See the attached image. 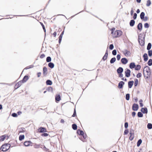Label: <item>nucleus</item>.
Here are the masks:
<instances>
[{"instance_id":"f257e3e1","label":"nucleus","mask_w":152,"mask_h":152,"mask_svg":"<svg viewBox=\"0 0 152 152\" xmlns=\"http://www.w3.org/2000/svg\"><path fill=\"white\" fill-rule=\"evenodd\" d=\"M143 73L145 78L146 79L149 78L151 75L150 67L147 66L145 67L143 70Z\"/></svg>"},{"instance_id":"f03ea898","label":"nucleus","mask_w":152,"mask_h":152,"mask_svg":"<svg viewBox=\"0 0 152 152\" xmlns=\"http://www.w3.org/2000/svg\"><path fill=\"white\" fill-rule=\"evenodd\" d=\"M145 36L140 34L138 36V41L141 46H143L145 44Z\"/></svg>"},{"instance_id":"7ed1b4c3","label":"nucleus","mask_w":152,"mask_h":152,"mask_svg":"<svg viewBox=\"0 0 152 152\" xmlns=\"http://www.w3.org/2000/svg\"><path fill=\"white\" fill-rule=\"evenodd\" d=\"M10 144H5L3 145L0 148V150L3 151H7L10 148Z\"/></svg>"},{"instance_id":"20e7f679","label":"nucleus","mask_w":152,"mask_h":152,"mask_svg":"<svg viewBox=\"0 0 152 152\" xmlns=\"http://www.w3.org/2000/svg\"><path fill=\"white\" fill-rule=\"evenodd\" d=\"M122 32L120 30L116 31L114 32V35H113L114 37H117L121 36L122 34Z\"/></svg>"},{"instance_id":"39448f33","label":"nucleus","mask_w":152,"mask_h":152,"mask_svg":"<svg viewBox=\"0 0 152 152\" xmlns=\"http://www.w3.org/2000/svg\"><path fill=\"white\" fill-rule=\"evenodd\" d=\"M138 108L139 106L137 104L134 103L133 104L132 106V109L134 111H137L138 110Z\"/></svg>"},{"instance_id":"423d86ee","label":"nucleus","mask_w":152,"mask_h":152,"mask_svg":"<svg viewBox=\"0 0 152 152\" xmlns=\"http://www.w3.org/2000/svg\"><path fill=\"white\" fill-rule=\"evenodd\" d=\"M131 71L129 69H127L125 72V76L127 77H129L130 76Z\"/></svg>"},{"instance_id":"0eeeda50","label":"nucleus","mask_w":152,"mask_h":152,"mask_svg":"<svg viewBox=\"0 0 152 152\" xmlns=\"http://www.w3.org/2000/svg\"><path fill=\"white\" fill-rule=\"evenodd\" d=\"M123 53L125 55L126 57L129 56L131 54L130 52L126 50H125L123 51Z\"/></svg>"},{"instance_id":"6e6552de","label":"nucleus","mask_w":152,"mask_h":152,"mask_svg":"<svg viewBox=\"0 0 152 152\" xmlns=\"http://www.w3.org/2000/svg\"><path fill=\"white\" fill-rule=\"evenodd\" d=\"M28 76L27 75H26L24 77L23 79L21 81L22 83H24L28 80Z\"/></svg>"},{"instance_id":"1a4fd4ad","label":"nucleus","mask_w":152,"mask_h":152,"mask_svg":"<svg viewBox=\"0 0 152 152\" xmlns=\"http://www.w3.org/2000/svg\"><path fill=\"white\" fill-rule=\"evenodd\" d=\"M22 83L21 81L18 82L15 85V88L17 89L19 87L22 85Z\"/></svg>"},{"instance_id":"9d476101","label":"nucleus","mask_w":152,"mask_h":152,"mask_svg":"<svg viewBox=\"0 0 152 152\" xmlns=\"http://www.w3.org/2000/svg\"><path fill=\"white\" fill-rule=\"evenodd\" d=\"M39 132L40 133H43L46 132V130L45 128L41 127L39 129Z\"/></svg>"},{"instance_id":"9b49d317","label":"nucleus","mask_w":152,"mask_h":152,"mask_svg":"<svg viewBox=\"0 0 152 152\" xmlns=\"http://www.w3.org/2000/svg\"><path fill=\"white\" fill-rule=\"evenodd\" d=\"M121 63L124 64H126L128 62L127 60L125 58H122L121 60Z\"/></svg>"},{"instance_id":"f8f14e48","label":"nucleus","mask_w":152,"mask_h":152,"mask_svg":"<svg viewBox=\"0 0 152 152\" xmlns=\"http://www.w3.org/2000/svg\"><path fill=\"white\" fill-rule=\"evenodd\" d=\"M141 111L143 113L147 114L148 113V110L146 108H142Z\"/></svg>"},{"instance_id":"ddd939ff","label":"nucleus","mask_w":152,"mask_h":152,"mask_svg":"<svg viewBox=\"0 0 152 152\" xmlns=\"http://www.w3.org/2000/svg\"><path fill=\"white\" fill-rule=\"evenodd\" d=\"M142 25L141 23H139L137 25V28L140 31L142 29Z\"/></svg>"},{"instance_id":"4468645a","label":"nucleus","mask_w":152,"mask_h":152,"mask_svg":"<svg viewBox=\"0 0 152 152\" xmlns=\"http://www.w3.org/2000/svg\"><path fill=\"white\" fill-rule=\"evenodd\" d=\"M123 71V68L121 67H119L117 70V72L118 74L122 73Z\"/></svg>"},{"instance_id":"2eb2a0df","label":"nucleus","mask_w":152,"mask_h":152,"mask_svg":"<svg viewBox=\"0 0 152 152\" xmlns=\"http://www.w3.org/2000/svg\"><path fill=\"white\" fill-rule=\"evenodd\" d=\"M108 55V51L107 50L106 51V53H105V55H104V56L102 58V59L104 60H106L107 57Z\"/></svg>"},{"instance_id":"dca6fc26","label":"nucleus","mask_w":152,"mask_h":152,"mask_svg":"<svg viewBox=\"0 0 152 152\" xmlns=\"http://www.w3.org/2000/svg\"><path fill=\"white\" fill-rule=\"evenodd\" d=\"M124 84V83L123 81H121L118 84V87L120 88H121L123 87V85Z\"/></svg>"},{"instance_id":"f3484780","label":"nucleus","mask_w":152,"mask_h":152,"mask_svg":"<svg viewBox=\"0 0 152 152\" xmlns=\"http://www.w3.org/2000/svg\"><path fill=\"white\" fill-rule=\"evenodd\" d=\"M47 69L45 67H44L43 68V74L45 75H46L47 74Z\"/></svg>"},{"instance_id":"a211bd4d","label":"nucleus","mask_w":152,"mask_h":152,"mask_svg":"<svg viewBox=\"0 0 152 152\" xmlns=\"http://www.w3.org/2000/svg\"><path fill=\"white\" fill-rule=\"evenodd\" d=\"M134 83V81H130L128 82V87L129 88H131L132 87Z\"/></svg>"},{"instance_id":"6ab92c4d","label":"nucleus","mask_w":152,"mask_h":152,"mask_svg":"<svg viewBox=\"0 0 152 152\" xmlns=\"http://www.w3.org/2000/svg\"><path fill=\"white\" fill-rule=\"evenodd\" d=\"M144 61H146L148 59V55L147 53H144L143 56Z\"/></svg>"},{"instance_id":"aec40b11","label":"nucleus","mask_w":152,"mask_h":152,"mask_svg":"<svg viewBox=\"0 0 152 152\" xmlns=\"http://www.w3.org/2000/svg\"><path fill=\"white\" fill-rule=\"evenodd\" d=\"M136 65L134 62L131 63L129 65V67L131 69H132L135 67Z\"/></svg>"},{"instance_id":"412c9836","label":"nucleus","mask_w":152,"mask_h":152,"mask_svg":"<svg viewBox=\"0 0 152 152\" xmlns=\"http://www.w3.org/2000/svg\"><path fill=\"white\" fill-rule=\"evenodd\" d=\"M83 136V137H80V139L83 142H85V139H86V134H84L83 135H82Z\"/></svg>"},{"instance_id":"4be33fe9","label":"nucleus","mask_w":152,"mask_h":152,"mask_svg":"<svg viewBox=\"0 0 152 152\" xmlns=\"http://www.w3.org/2000/svg\"><path fill=\"white\" fill-rule=\"evenodd\" d=\"M56 101H59L61 100V96L60 95H56L55 97Z\"/></svg>"},{"instance_id":"5701e85b","label":"nucleus","mask_w":152,"mask_h":152,"mask_svg":"<svg viewBox=\"0 0 152 152\" xmlns=\"http://www.w3.org/2000/svg\"><path fill=\"white\" fill-rule=\"evenodd\" d=\"M31 143V142L29 141H26L24 143V144L25 146H28L29 145L30 143Z\"/></svg>"},{"instance_id":"b1692460","label":"nucleus","mask_w":152,"mask_h":152,"mask_svg":"<svg viewBox=\"0 0 152 152\" xmlns=\"http://www.w3.org/2000/svg\"><path fill=\"white\" fill-rule=\"evenodd\" d=\"M134 23L135 21L133 20H131L129 23L130 25L131 26H134Z\"/></svg>"},{"instance_id":"393cba45","label":"nucleus","mask_w":152,"mask_h":152,"mask_svg":"<svg viewBox=\"0 0 152 152\" xmlns=\"http://www.w3.org/2000/svg\"><path fill=\"white\" fill-rule=\"evenodd\" d=\"M25 131V129L24 128H21L19 129V133L24 132Z\"/></svg>"},{"instance_id":"a878e982","label":"nucleus","mask_w":152,"mask_h":152,"mask_svg":"<svg viewBox=\"0 0 152 152\" xmlns=\"http://www.w3.org/2000/svg\"><path fill=\"white\" fill-rule=\"evenodd\" d=\"M77 133L79 135H83L84 134V132L83 131L78 129L77 131Z\"/></svg>"},{"instance_id":"bb28decb","label":"nucleus","mask_w":152,"mask_h":152,"mask_svg":"<svg viewBox=\"0 0 152 152\" xmlns=\"http://www.w3.org/2000/svg\"><path fill=\"white\" fill-rule=\"evenodd\" d=\"M48 66L51 68H53L54 67V65L53 63L52 62L49 63L48 64Z\"/></svg>"},{"instance_id":"cd10ccee","label":"nucleus","mask_w":152,"mask_h":152,"mask_svg":"<svg viewBox=\"0 0 152 152\" xmlns=\"http://www.w3.org/2000/svg\"><path fill=\"white\" fill-rule=\"evenodd\" d=\"M46 83L47 85H51L52 84V82L50 80H48L46 81Z\"/></svg>"},{"instance_id":"c85d7f7f","label":"nucleus","mask_w":152,"mask_h":152,"mask_svg":"<svg viewBox=\"0 0 152 152\" xmlns=\"http://www.w3.org/2000/svg\"><path fill=\"white\" fill-rule=\"evenodd\" d=\"M6 137L5 135L1 136L0 137V142L3 141L4 140Z\"/></svg>"},{"instance_id":"c756f323","label":"nucleus","mask_w":152,"mask_h":152,"mask_svg":"<svg viewBox=\"0 0 152 152\" xmlns=\"http://www.w3.org/2000/svg\"><path fill=\"white\" fill-rule=\"evenodd\" d=\"M145 16V13L144 12H142L141 13L140 15V18L142 20L143 19H144V17Z\"/></svg>"},{"instance_id":"7c9ffc66","label":"nucleus","mask_w":152,"mask_h":152,"mask_svg":"<svg viewBox=\"0 0 152 152\" xmlns=\"http://www.w3.org/2000/svg\"><path fill=\"white\" fill-rule=\"evenodd\" d=\"M116 61V58L115 57L111 59L110 60L111 64L113 63Z\"/></svg>"},{"instance_id":"2f4dec72","label":"nucleus","mask_w":152,"mask_h":152,"mask_svg":"<svg viewBox=\"0 0 152 152\" xmlns=\"http://www.w3.org/2000/svg\"><path fill=\"white\" fill-rule=\"evenodd\" d=\"M151 47V44L150 43H148V46L147 47V49L148 50H150Z\"/></svg>"},{"instance_id":"473e14b6","label":"nucleus","mask_w":152,"mask_h":152,"mask_svg":"<svg viewBox=\"0 0 152 152\" xmlns=\"http://www.w3.org/2000/svg\"><path fill=\"white\" fill-rule=\"evenodd\" d=\"M142 142V140L141 139L139 140L137 143V145L138 147L140 146Z\"/></svg>"},{"instance_id":"72a5a7b5","label":"nucleus","mask_w":152,"mask_h":152,"mask_svg":"<svg viewBox=\"0 0 152 152\" xmlns=\"http://www.w3.org/2000/svg\"><path fill=\"white\" fill-rule=\"evenodd\" d=\"M72 127L74 130H75L77 129V126L75 124H73L72 125Z\"/></svg>"},{"instance_id":"f704fd0d","label":"nucleus","mask_w":152,"mask_h":152,"mask_svg":"<svg viewBox=\"0 0 152 152\" xmlns=\"http://www.w3.org/2000/svg\"><path fill=\"white\" fill-rule=\"evenodd\" d=\"M148 64L149 66H151L152 65V59H149L148 62Z\"/></svg>"},{"instance_id":"c9c22d12","label":"nucleus","mask_w":152,"mask_h":152,"mask_svg":"<svg viewBox=\"0 0 152 152\" xmlns=\"http://www.w3.org/2000/svg\"><path fill=\"white\" fill-rule=\"evenodd\" d=\"M147 127L149 129L152 128V124L151 123H148L147 125Z\"/></svg>"},{"instance_id":"e433bc0d","label":"nucleus","mask_w":152,"mask_h":152,"mask_svg":"<svg viewBox=\"0 0 152 152\" xmlns=\"http://www.w3.org/2000/svg\"><path fill=\"white\" fill-rule=\"evenodd\" d=\"M130 135L131 136H134V131L133 130L131 129L130 131Z\"/></svg>"},{"instance_id":"4c0bfd02","label":"nucleus","mask_w":152,"mask_h":152,"mask_svg":"<svg viewBox=\"0 0 152 152\" xmlns=\"http://www.w3.org/2000/svg\"><path fill=\"white\" fill-rule=\"evenodd\" d=\"M137 116L139 117H142L143 116V114L141 112H139L137 113Z\"/></svg>"},{"instance_id":"58836bf2","label":"nucleus","mask_w":152,"mask_h":152,"mask_svg":"<svg viewBox=\"0 0 152 152\" xmlns=\"http://www.w3.org/2000/svg\"><path fill=\"white\" fill-rule=\"evenodd\" d=\"M130 98V94H126V100H129Z\"/></svg>"},{"instance_id":"ea45409f","label":"nucleus","mask_w":152,"mask_h":152,"mask_svg":"<svg viewBox=\"0 0 152 152\" xmlns=\"http://www.w3.org/2000/svg\"><path fill=\"white\" fill-rule=\"evenodd\" d=\"M51 58L50 57L48 56L46 58V61L48 62H50L51 61Z\"/></svg>"},{"instance_id":"a19ab883","label":"nucleus","mask_w":152,"mask_h":152,"mask_svg":"<svg viewBox=\"0 0 152 152\" xmlns=\"http://www.w3.org/2000/svg\"><path fill=\"white\" fill-rule=\"evenodd\" d=\"M151 1L150 0H147V1L146 6L147 7H149L150 6L151 4Z\"/></svg>"},{"instance_id":"79ce46f5","label":"nucleus","mask_w":152,"mask_h":152,"mask_svg":"<svg viewBox=\"0 0 152 152\" xmlns=\"http://www.w3.org/2000/svg\"><path fill=\"white\" fill-rule=\"evenodd\" d=\"M24 138V135H21L19 136V139L20 141H21Z\"/></svg>"},{"instance_id":"37998d69","label":"nucleus","mask_w":152,"mask_h":152,"mask_svg":"<svg viewBox=\"0 0 152 152\" xmlns=\"http://www.w3.org/2000/svg\"><path fill=\"white\" fill-rule=\"evenodd\" d=\"M141 68V66L139 65H137L136 67L135 68V70H138L140 69Z\"/></svg>"},{"instance_id":"c03bdc74","label":"nucleus","mask_w":152,"mask_h":152,"mask_svg":"<svg viewBox=\"0 0 152 152\" xmlns=\"http://www.w3.org/2000/svg\"><path fill=\"white\" fill-rule=\"evenodd\" d=\"M138 80L137 79H136L135 80V82H134V85L135 86H137V85L138 84Z\"/></svg>"},{"instance_id":"a18cd8bd","label":"nucleus","mask_w":152,"mask_h":152,"mask_svg":"<svg viewBox=\"0 0 152 152\" xmlns=\"http://www.w3.org/2000/svg\"><path fill=\"white\" fill-rule=\"evenodd\" d=\"M144 26L145 28H148L149 27V25L148 23H146L144 24Z\"/></svg>"},{"instance_id":"49530a36","label":"nucleus","mask_w":152,"mask_h":152,"mask_svg":"<svg viewBox=\"0 0 152 152\" xmlns=\"http://www.w3.org/2000/svg\"><path fill=\"white\" fill-rule=\"evenodd\" d=\"M34 67V66L33 65H31L29 66H28L26 67L25 69H29L31 68H33Z\"/></svg>"},{"instance_id":"de8ad7c7","label":"nucleus","mask_w":152,"mask_h":152,"mask_svg":"<svg viewBox=\"0 0 152 152\" xmlns=\"http://www.w3.org/2000/svg\"><path fill=\"white\" fill-rule=\"evenodd\" d=\"M148 54L149 56H152V51L151 50H149L148 51Z\"/></svg>"},{"instance_id":"09e8293b","label":"nucleus","mask_w":152,"mask_h":152,"mask_svg":"<svg viewBox=\"0 0 152 152\" xmlns=\"http://www.w3.org/2000/svg\"><path fill=\"white\" fill-rule=\"evenodd\" d=\"M117 54V51H116V50H113V51H112V54L113 55H116Z\"/></svg>"},{"instance_id":"8fccbe9b","label":"nucleus","mask_w":152,"mask_h":152,"mask_svg":"<svg viewBox=\"0 0 152 152\" xmlns=\"http://www.w3.org/2000/svg\"><path fill=\"white\" fill-rule=\"evenodd\" d=\"M48 134L47 133H43L41 134V136H44V137H47L48 136Z\"/></svg>"},{"instance_id":"3c124183","label":"nucleus","mask_w":152,"mask_h":152,"mask_svg":"<svg viewBox=\"0 0 152 152\" xmlns=\"http://www.w3.org/2000/svg\"><path fill=\"white\" fill-rule=\"evenodd\" d=\"M114 48V46L113 44H111L109 46V48L110 50H113Z\"/></svg>"},{"instance_id":"603ef678","label":"nucleus","mask_w":152,"mask_h":152,"mask_svg":"<svg viewBox=\"0 0 152 152\" xmlns=\"http://www.w3.org/2000/svg\"><path fill=\"white\" fill-rule=\"evenodd\" d=\"M41 144H35L34 145V148H38L40 146Z\"/></svg>"},{"instance_id":"864d4df0","label":"nucleus","mask_w":152,"mask_h":152,"mask_svg":"<svg viewBox=\"0 0 152 152\" xmlns=\"http://www.w3.org/2000/svg\"><path fill=\"white\" fill-rule=\"evenodd\" d=\"M142 76L141 73H139L136 76V77L137 78L140 77Z\"/></svg>"},{"instance_id":"5fc2aeb1","label":"nucleus","mask_w":152,"mask_h":152,"mask_svg":"<svg viewBox=\"0 0 152 152\" xmlns=\"http://www.w3.org/2000/svg\"><path fill=\"white\" fill-rule=\"evenodd\" d=\"M117 59L118 61L121 58V56L120 54L117 55Z\"/></svg>"},{"instance_id":"6e6d98bb","label":"nucleus","mask_w":152,"mask_h":152,"mask_svg":"<svg viewBox=\"0 0 152 152\" xmlns=\"http://www.w3.org/2000/svg\"><path fill=\"white\" fill-rule=\"evenodd\" d=\"M137 15V14L136 13H134L133 17V18L135 20L136 19Z\"/></svg>"},{"instance_id":"4d7b16f0","label":"nucleus","mask_w":152,"mask_h":152,"mask_svg":"<svg viewBox=\"0 0 152 152\" xmlns=\"http://www.w3.org/2000/svg\"><path fill=\"white\" fill-rule=\"evenodd\" d=\"M148 17L147 16H145V17H144V19H143V20L145 21H146L148 20Z\"/></svg>"},{"instance_id":"13d9d810","label":"nucleus","mask_w":152,"mask_h":152,"mask_svg":"<svg viewBox=\"0 0 152 152\" xmlns=\"http://www.w3.org/2000/svg\"><path fill=\"white\" fill-rule=\"evenodd\" d=\"M128 126V124L127 122H126L125 123L124 126L126 128H127Z\"/></svg>"},{"instance_id":"bf43d9fd","label":"nucleus","mask_w":152,"mask_h":152,"mask_svg":"<svg viewBox=\"0 0 152 152\" xmlns=\"http://www.w3.org/2000/svg\"><path fill=\"white\" fill-rule=\"evenodd\" d=\"M115 28H112L111 29V33H112V34L113 35H114V34H113L114 32H113V31L115 30Z\"/></svg>"},{"instance_id":"052dcab7","label":"nucleus","mask_w":152,"mask_h":152,"mask_svg":"<svg viewBox=\"0 0 152 152\" xmlns=\"http://www.w3.org/2000/svg\"><path fill=\"white\" fill-rule=\"evenodd\" d=\"M76 112L75 110L74 109V113H73L72 115V116L73 117H75L76 116Z\"/></svg>"},{"instance_id":"680f3d73","label":"nucleus","mask_w":152,"mask_h":152,"mask_svg":"<svg viewBox=\"0 0 152 152\" xmlns=\"http://www.w3.org/2000/svg\"><path fill=\"white\" fill-rule=\"evenodd\" d=\"M12 115L13 117H16L17 116V115L16 113H14L12 114Z\"/></svg>"},{"instance_id":"e2e57ef3","label":"nucleus","mask_w":152,"mask_h":152,"mask_svg":"<svg viewBox=\"0 0 152 152\" xmlns=\"http://www.w3.org/2000/svg\"><path fill=\"white\" fill-rule=\"evenodd\" d=\"M134 138V136L130 135L129 137V139L130 140H132Z\"/></svg>"},{"instance_id":"0e129e2a","label":"nucleus","mask_w":152,"mask_h":152,"mask_svg":"<svg viewBox=\"0 0 152 152\" xmlns=\"http://www.w3.org/2000/svg\"><path fill=\"white\" fill-rule=\"evenodd\" d=\"M41 23V24L42 27V28H43L44 31L45 32L46 31V30H45V29L44 26L42 23Z\"/></svg>"},{"instance_id":"69168bd1","label":"nucleus","mask_w":152,"mask_h":152,"mask_svg":"<svg viewBox=\"0 0 152 152\" xmlns=\"http://www.w3.org/2000/svg\"><path fill=\"white\" fill-rule=\"evenodd\" d=\"M45 57V55L44 54H41L40 56V58H44Z\"/></svg>"},{"instance_id":"338daca9","label":"nucleus","mask_w":152,"mask_h":152,"mask_svg":"<svg viewBox=\"0 0 152 152\" xmlns=\"http://www.w3.org/2000/svg\"><path fill=\"white\" fill-rule=\"evenodd\" d=\"M129 132L128 130H126L124 132V134H127Z\"/></svg>"},{"instance_id":"774afa93","label":"nucleus","mask_w":152,"mask_h":152,"mask_svg":"<svg viewBox=\"0 0 152 152\" xmlns=\"http://www.w3.org/2000/svg\"><path fill=\"white\" fill-rule=\"evenodd\" d=\"M136 115V113L134 112H133L132 113V116L134 117Z\"/></svg>"}]
</instances>
